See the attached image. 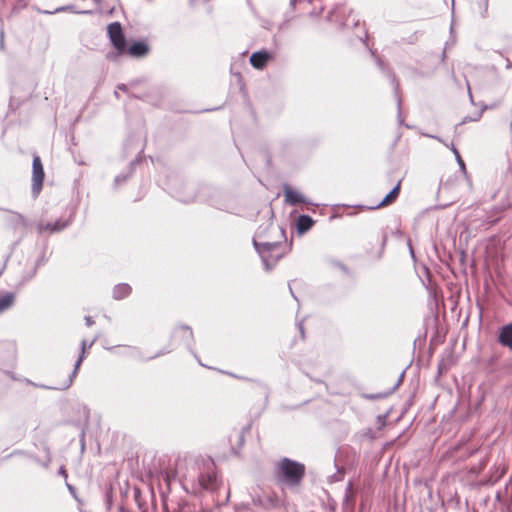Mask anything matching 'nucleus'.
<instances>
[{
	"instance_id": "obj_32",
	"label": "nucleus",
	"mask_w": 512,
	"mask_h": 512,
	"mask_svg": "<svg viewBox=\"0 0 512 512\" xmlns=\"http://www.w3.org/2000/svg\"><path fill=\"white\" fill-rule=\"evenodd\" d=\"M408 246H409V252H410L411 257L415 258L414 250H413V248L411 246L410 240H408Z\"/></svg>"
},
{
	"instance_id": "obj_2",
	"label": "nucleus",
	"mask_w": 512,
	"mask_h": 512,
	"mask_svg": "<svg viewBox=\"0 0 512 512\" xmlns=\"http://www.w3.org/2000/svg\"><path fill=\"white\" fill-rule=\"evenodd\" d=\"M198 483L199 486L205 490L213 491L218 488V477L212 461L203 463L198 477Z\"/></svg>"
},
{
	"instance_id": "obj_28",
	"label": "nucleus",
	"mask_w": 512,
	"mask_h": 512,
	"mask_svg": "<svg viewBox=\"0 0 512 512\" xmlns=\"http://www.w3.org/2000/svg\"><path fill=\"white\" fill-rule=\"evenodd\" d=\"M282 193H283L284 201L288 202V184L283 185Z\"/></svg>"
},
{
	"instance_id": "obj_3",
	"label": "nucleus",
	"mask_w": 512,
	"mask_h": 512,
	"mask_svg": "<svg viewBox=\"0 0 512 512\" xmlns=\"http://www.w3.org/2000/svg\"><path fill=\"white\" fill-rule=\"evenodd\" d=\"M107 32L114 48L123 54L126 51V40L119 22H113L108 25Z\"/></svg>"
},
{
	"instance_id": "obj_10",
	"label": "nucleus",
	"mask_w": 512,
	"mask_h": 512,
	"mask_svg": "<svg viewBox=\"0 0 512 512\" xmlns=\"http://www.w3.org/2000/svg\"><path fill=\"white\" fill-rule=\"evenodd\" d=\"M400 187H401V180L398 181V183L392 188V190L382 199L380 203H378L376 206L371 207L370 209H378L381 207L388 206L396 201V199L399 196L400 193Z\"/></svg>"
},
{
	"instance_id": "obj_27",
	"label": "nucleus",
	"mask_w": 512,
	"mask_h": 512,
	"mask_svg": "<svg viewBox=\"0 0 512 512\" xmlns=\"http://www.w3.org/2000/svg\"><path fill=\"white\" fill-rule=\"evenodd\" d=\"M336 503L333 501L331 503H328V505L325 507V510L327 512H335Z\"/></svg>"
},
{
	"instance_id": "obj_4",
	"label": "nucleus",
	"mask_w": 512,
	"mask_h": 512,
	"mask_svg": "<svg viewBox=\"0 0 512 512\" xmlns=\"http://www.w3.org/2000/svg\"><path fill=\"white\" fill-rule=\"evenodd\" d=\"M44 169L41 159L38 155H34L32 162V194L37 197L42 189L44 180Z\"/></svg>"
},
{
	"instance_id": "obj_7",
	"label": "nucleus",
	"mask_w": 512,
	"mask_h": 512,
	"mask_svg": "<svg viewBox=\"0 0 512 512\" xmlns=\"http://www.w3.org/2000/svg\"><path fill=\"white\" fill-rule=\"evenodd\" d=\"M315 221L306 214L299 215L296 220V232L299 236L304 235L314 225Z\"/></svg>"
},
{
	"instance_id": "obj_8",
	"label": "nucleus",
	"mask_w": 512,
	"mask_h": 512,
	"mask_svg": "<svg viewBox=\"0 0 512 512\" xmlns=\"http://www.w3.org/2000/svg\"><path fill=\"white\" fill-rule=\"evenodd\" d=\"M148 52L149 46L143 41H138L133 43L130 47H126V51L124 53L135 58H140L146 56Z\"/></svg>"
},
{
	"instance_id": "obj_29",
	"label": "nucleus",
	"mask_w": 512,
	"mask_h": 512,
	"mask_svg": "<svg viewBox=\"0 0 512 512\" xmlns=\"http://www.w3.org/2000/svg\"><path fill=\"white\" fill-rule=\"evenodd\" d=\"M459 167L461 168L462 171H465V163L463 161V159L461 158V156H458V159H456Z\"/></svg>"
},
{
	"instance_id": "obj_22",
	"label": "nucleus",
	"mask_w": 512,
	"mask_h": 512,
	"mask_svg": "<svg viewBox=\"0 0 512 512\" xmlns=\"http://www.w3.org/2000/svg\"><path fill=\"white\" fill-rule=\"evenodd\" d=\"M295 327H296L297 331L299 332L300 339L304 340L305 339V331H304L303 319L297 320L295 323Z\"/></svg>"
},
{
	"instance_id": "obj_11",
	"label": "nucleus",
	"mask_w": 512,
	"mask_h": 512,
	"mask_svg": "<svg viewBox=\"0 0 512 512\" xmlns=\"http://www.w3.org/2000/svg\"><path fill=\"white\" fill-rule=\"evenodd\" d=\"M271 58L266 51L254 52L250 57L251 65L256 69H262Z\"/></svg>"
},
{
	"instance_id": "obj_15",
	"label": "nucleus",
	"mask_w": 512,
	"mask_h": 512,
	"mask_svg": "<svg viewBox=\"0 0 512 512\" xmlns=\"http://www.w3.org/2000/svg\"><path fill=\"white\" fill-rule=\"evenodd\" d=\"M131 292V287L128 284H118L113 289V297L117 300L123 299Z\"/></svg>"
},
{
	"instance_id": "obj_6",
	"label": "nucleus",
	"mask_w": 512,
	"mask_h": 512,
	"mask_svg": "<svg viewBox=\"0 0 512 512\" xmlns=\"http://www.w3.org/2000/svg\"><path fill=\"white\" fill-rule=\"evenodd\" d=\"M305 474V465L290 459V488L298 485Z\"/></svg>"
},
{
	"instance_id": "obj_37",
	"label": "nucleus",
	"mask_w": 512,
	"mask_h": 512,
	"mask_svg": "<svg viewBox=\"0 0 512 512\" xmlns=\"http://www.w3.org/2000/svg\"><path fill=\"white\" fill-rule=\"evenodd\" d=\"M454 155H455V158L458 159V156H460L459 151H455Z\"/></svg>"
},
{
	"instance_id": "obj_20",
	"label": "nucleus",
	"mask_w": 512,
	"mask_h": 512,
	"mask_svg": "<svg viewBox=\"0 0 512 512\" xmlns=\"http://www.w3.org/2000/svg\"><path fill=\"white\" fill-rule=\"evenodd\" d=\"M353 497H354V493H353V490H352V483L349 482L347 487H346L344 501H343V506L346 507L348 505L349 501L351 499H353Z\"/></svg>"
},
{
	"instance_id": "obj_19",
	"label": "nucleus",
	"mask_w": 512,
	"mask_h": 512,
	"mask_svg": "<svg viewBox=\"0 0 512 512\" xmlns=\"http://www.w3.org/2000/svg\"><path fill=\"white\" fill-rule=\"evenodd\" d=\"M7 220L13 223L15 226H25L26 222L24 217L17 212H8Z\"/></svg>"
},
{
	"instance_id": "obj_13",
	"label": "nucleus",
	"mask_w": 512,
	"mask_h": 512,
	"mask_svg": "<svg viewBox=\"0 0 512 512\" xmlns=\"http://www.w3.org/2000/svg\"><path fill=\"white\" fill-rule=\"evenodd\" d=\"M70 223V220L59 219L54 223L39 224L38 228L42 231H48L50 233L59 232L66 228Z\"/></svg>"
},
{
	"instance_id": "obj_38",
	"label": "nucleus",
	"mask_w": 512,
	"mask_h": 512,
	"mask_svg": "<svg viewBox=\"0 0 512 512\" xmlns=\"http://www.w3.org/2000/svg\"><path fill=\"white\" fill-rule=\"evenodd\" d=\"M341 269H345V266L341 263L338 264Z\"/></svg>"
},
{
	"instance_id": "obj_17",
	"label": "nucleus",
	"mask_w": 512,
	"mask_h": 512,
	"mask_svg": "<svg viewBox=\"0 0 512 512\" xmlns=\"http://www.w3.org/2000/svg\"><path fill=\"white\" fill-rule=\"evenodd\" d=\"M300 203L311 204L301 193L290 188V206H295Z\"/></svg>"
},
{
	"instance_id": "obj_40",
	"label": "nucleus",
	"mask_w": 512,
	"mask_h": 512,
	"mask_svg": "<svg viewBox=\"0 0 512 512\" xmlns=\"http://www.w3.org/2000/svg\"><path fill=\"white\" fill-rule=\"evenodd\" d=\"M120 181V177L115 178V182L118 183Z\"/></svg>"
},
{
	"instance_id": "obj_24",
	"label": "nucleus",
	"mask_w": 512,
	"mask_h": 512,
	"mask_svg": "<svg viewBox=\"0 0 512 512\" xmlns=\"http://www.w3.org/2000/svg\"><path fill=\"white\" fill-rule=\"evenodd\" d=\"M481 116H482V112L481 111L480 112H476L474 117H468V116L464 117L462 119V121L460 122V124H465L467 122H472V121H478L481 118Z\"/></svg>"
},
{
	"instance_id": "obj_41",
	"label": "nucleus",
	"mask_w": 512,
	"mask_h": 512,
	"mask_svg": "<svg viewBox=\"0 0 512 512\" xmlns=\"http://www.w3.org/2000/svg\"><path fill=\"white\" fill-rule=\"evenodd\" d=\"M359 25V20H357L356 22H354V26H358Z\"/></svg>"
},
{
	"instance_id": "obj_33",
	"label": "nucleus",
	"mask_w": 512,
	"mask_h": 512,
	"mask_svg": "<svg viewBox=\"0 0 512 512\" xmlns=\"http://www.w3.org/2000/svg\"><path fill=\"white\" fill-rule=\"evenodd\" d=\"M386 243H387V235H383L382 243H381L382 249L385 247Z\"/></svg>"
},
{
	"instance_id": "obj_5",
	"label": "nucleus",
	"mask_w": 512,
	"mask_h": 512,
	"mask_svg": "<svg viewBox=\"0 0 512 512\" xmlns=\"http://www.w3.org/2000/svg\"><path fill=\"white\" fill-rule=\"evenodd\" d=\"M370 51H371V54L376 58V63H377V66L379 67V69H381V71L383 73H385L387 75V77L390 79V82L394 87V93H395V96L397 99V106H398V109H400L401 98L399 96V83L397 82L394 73L390 69L387 68V66L385 65V63L382 61V59L380 57L376 56L375 51H373L372 49Z\"/></svg>"
},
{
	"instance_id": "obj_25",
	"label": "nucleus",
	"mask_w": 512,
	"mask_h": 512,
	"mask_svg": "<svg viewBox=\"0 0 512 512\" xmlns=\"http://www.w3.org/2000/svg\"><path fill=\"white\" fill-rule=\"evenodd\" d=\"M424 135H425V136H427V137H429V138H433V139H436V140H438V141H440V142L444 143V144H445V146L449 147L453 153H455V151H458V149L454 146V144H453V143H451V144L449 145V144L445 143V142H444L440 137H438V136L430 135V134H424Z\"/></svg>"
},
{
	"instance_id": "obj_21",
	"label": "nucleus",
	"mask_w": 512,
	"mask_h": 512,
	"mask_svg": "<svg viewBox=\"0 0 512 512\" xmlns=\"http://www.w3.org/2000/svg\"><path fill=\"white\" fill-rule=\"evenodd\" d=\"M343 475L344 471L338 468L336 473L328 477V481L330 483L341 481L343 479Z\"/></svg>"
},
{
	"instance_id": "obj_12",
	"label": "nucleus",
	"mask_w": 512,
	"mask_h": 512,
	"mask_svg": "<svg viewBox=\"0 0 512 512\" xmlns=\"http://www.w3.org/2000/svg\"><path fill=\"white\" fill-rule=\"evenodd\" d=\"M277 481L283 490L288 485V458H283L279 464Z\"/></svg>"
},
{
	"instance_id": "obj_26",
	"label": "nucleus",
	"mask_w": 512,
	"mask_h": 512,
	"mask_svg": "<svg viewBox=\"0 0 512 512\" xmlns=\"http://www.w3.org/2000/svg\"><path fill=\"white\" fill-rule=\"evenodd\" d=\"M305 374H306V375H307L311 380L315 381L316 383H321V384H323V383H324V381H323V379H322L321 377H318V376H316V375H313V374H311V373H309V372H305Z\"/></svg>"
},
{
	"instance_id": "obj_18",
	"label": "nucleus",
	"mask_w": 512,
	"mask_h": 512,
	"mask_svg": "<svg viewBox=\"0 0 512 512\" xmlns=\"http://www.w3.org/2000/svg\"><path fill=\"white\" fill-rule=\"evenodd\" d=\"M403 376H404V372H402V374L400 375L397 383L395 384V386L392 388V390L389 392V393H376V394H366L364 397L366 399H369V400H378V399H383L385 397H387L389 394H391L395 389H397V387L400 385V383L402 382V379H403Z\"/></svg>"
},
{
	"instance_id": "obj_31",
	"label": "nucleus",
	"mask_w": 512,
	"mask_h": 512,
	"mask_svg": "<svg viewBox=\"0 0 512 512\" xmlns=\"http://www.w3.org/2000/svg\"><path fill=\"white\" fill-rule=\"evenodd\" d=\"M85 321H86L87 326H91L94 323V321L92 320V318L90 316H86Z\"/></svg>"
},
{
	"instance_id": "obj_9",
	"label": "nucleus",
	"mask_w": 512,
	"mask_h": 512,
	"mask_svg": "<svg viewBox=\"0 0 512 512\" xmlns=\"http://www.w3.org/2000/svg\"><path fill=\"white\" fill-rule=\"evenodd\" d=\"M498 342L512 351V322L501 327Z\"/></svg>"
},
{
	"instance_id": "obj_23",
	"label": "nucleus",
	"mask_w": 512,
	"mask_h": 512,
	"mask_svg": "<svg viewBox=\"0 0 512 512\" xmlns=\"http://www.w3.org/2000/svg\"><path fill=\"white\" fill-rule=\"evenodd\" d=\"M342 9V7H336L335 9L329 11L327 18L329 21H337L338 20V13L339 10Z\"/></svg>"
},
{
	"instance_id": "obj_14",
	"label": "nucleus",
	"mask_w": 512,
	"mask_h": 512,
	"mask_svg": "<svg viewBox=\"0 0 512 512\" xmlns=\"http://www.w3.org/2000/svg\"><path fill=\"white\" fill-rule=\"evenodd\" d=\"M93 343H94V341H92V342H90V343L88 344L86 340H83V341L81 342V355H80V357L78 358V360L76 361L75 366H74V370H73V372L71 373V375H70V377H69V379H68V382H67V384H66V386H65V387H69V386L72 384L73 379H74V378H75V376L77 375L78 369H79V367H80V365H81V363H82V361H83V358H84V354H85V350H86V348H87V347H88V348H90V347L93 345Z\"/></svg>"
},
{
	"instance_id": "obj_1",
	"label": "nucleus",
	"mask_w": 512,
	"mask_h": 512,
	"mask_svg": "<svg viewBox=\"0 0 512 512\" xmlns=\"http://www.w3.org/2000/svg\"><path fill=\"white\" fill-rule=\"evenodd\" d=\"M253 243L260 254L266 270H270L272 265L281 258V254L276 252L277 244L271 242L259 243L256 239L253 240Z\"/></svg>"
},
{
	"instance_id": "obj_30",
	"label": "nucleus",
	"mask_w": 512,
	"mask_h": 512,
	"mask_svg": "<svg viewBox=\"0 0 512 512\" xmlns=\"http://www.w3.org/2000/svg\"><path fill=\"white\" fill-rule=\"evenodd\" d=\"M508 198H509L508 203L505 206H503V208L508 207L512 204V190L511 189L508 191Z\"/></svg>"
},
{
	"instance_id": "obj_36",
	"label": "nucleus",
	"mask_w": 512,
	"mask_h": 512,
	"mask_svg": "<svg viewBox=\"0 0 512 512\" xmlns=\"http://www.w3.org/2000/svg\"><path fill=\"white\" fill-rule=\"evenodd\" d=\"M59 473H60V474H62V475H64L65 477L67 476V475H66V472H65V470H64L63 468H61V469H60Z\"/></svg>"
},
{
	"instance_id": "obj_35",
	"label": "nucleus",
	"mask_w": 512,
	"mask_h": 512,
	"mask_svg": "<svg viewBox=\"0 0 512 512\" xmlns=\"http://www.w3.org/2000/svg\"><path fill=\"white\" fill-rule=\"evenodd\" d=\"M9 347H10L12 355H14V352H15L14 346L12 344H9Z\"/></svg>"
},
{
	"instance_id": "obj_42",
	"label": "nucleus",
	"mask_w": 512,
	"mask_h": 512,
	"mask_svg": "<svg viewBox=\"0 0 512 512\" xmlns=\"http://www.w3.org/2000/svg\"><path fill=\"white\" fill-rule=\"evenodd\" d=\"M446 56L445 51L442 53V58L444 59Z\"/></svg>"
},
{
	"instance_id": "obj_39",
	"label": "nucleus",
	"mask_w": 512,
	"mask_h": 512,
	"mask_svg": "<svg viewBox=\"0 0 512 512\" xmlns=\"http://www.w3.org/2000/svg\"><path fill=\"white\" fill-rule=\"evenodd\" d=\"M289 293L296 299V297L294 296L293 292H292V289L290 288L289 290Z\"/></svg>"
},
{
	"instance_id": "obj_34",
	"label": "nucleus",
	"mask_w": 512,
	"mask_h": 512,
	"mask_svg": "<svg viewBox=\"0 0 512 512\" xmlns=\"http://www.w3.org/2000/svg\"><path fill=\"white\" fill-rule=\"evenodd\" d=\"M367 37H368V34H367V32L365 31L363 36H359V39H360L362 42H365V41H366V39H367Z\"/></svg>"
},
{
	"instance_id": "obj_16",
	"label": "nucleus",
	"mask_w": 512,
	"mask_h": 512,
	"mask_svg": "<svg viewBox=\"0 0 512 512\" xmlns=\"http://www.w3.org/2000/svg\"><path fill=\"white\" fill-rule=\"evenodd\" d=\"M15 300V296L13 293H6L5 295L0 296V314L9 309Z\"/></svg>"
}]
</instances>
